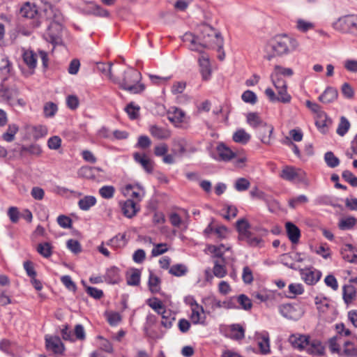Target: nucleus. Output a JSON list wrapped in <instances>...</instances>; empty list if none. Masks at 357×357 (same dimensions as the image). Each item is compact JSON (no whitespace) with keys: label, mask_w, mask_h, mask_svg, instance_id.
Returning a JSON list of instances; mask_svg holds the SVG:
<instances>
[{"label":"nucleus","mask_w":357,"mask_h":357,"mask_svg":"<svg viewBox=\"0 0 357 357\" xmlns=\"http://www.w3.org/2000/svg\"><path fill=\"white\" fill-rule=\"evenodd\" d=\"M298 45L299 43L295 38L287 35L277 36L266 45L264 57L271 61L276 56L287 54L296 50Z\"/></svg>","instance_id":"obj_1"},{"label":"nucleus","mask_w":357,"mask_h":357,"mask_svg":"<svg viewBox=\"0 0 357 357\" xmlns=\"http://www.w3.org/2000/svg\"><path fill=\"white\" fill-rule=\"evenodd\" d=\"M208 250L213 257V275L218 278H224L227 273L226 266L229 264V259L231 255L229 247L223 244L208 245Z\"/></svg>","instance_id":"obj_2"},{"label":"nucleus","mask_w":357,"mask_h":357,"mask_svg":"<svg viewBox=\"0 0 357 357\" xmlns=\"http://www.w3.org/2000/svg\"><path fill=\"white\" fill-rule=\"evenodd\" d=\"M247 123L257 130L259 138L264 144L271 142L273 127L267 124L259 112L247 113Z\"/></svg>","instance_id":"obj_3"},{"label":"nucleus","mask_w":357,"mask_h":357,"mask_svg":"<svg viewBox=\"0 0 357 357\" xmlns=\"http://www.w3.org/2000/svg\"><path fill=\"white\" fill-rule=\"evenodd\" d=\"M200 50L203 48H217L218 52L222 49L223 39L219 32L207 24L200 26Z\"/></svg>","instance_id":"obj_4"},{"label":"nucleus","mask_w":357,"mask_h":357,"mask_svg":"<svg viewBox=\"0 0 357 357\" xmlns=\"http://www.w3.org/2000/svg\"><path fill=\"white\" fill-rule=\"evenodd\" d=\"M53 14L52 22L49 25L44 36L45 39L52 44H59L61 41V23L63 21V17L61 13L57 9H50Z\"/></svg>","instance_id":"obj_5"},{"label":"nucleus","mask_w":357,"mask_h":357,"mask_svg":"<svg viewBox=\"0 0 357 357\" xmlns=\"http://www.w3.org/2000/svg\"><path fill=\"white\" fill-rule=\"evenodd\" d=\"M141 73L135 69L129 68L125 71L123 79L119 83L120 88L130 93H139L144 91V86L139 84Z\"/></svg>","instance_id":"obj_6"},{"label":"nucleus","mask_w":357,"mask_h":357,"mask_svg":"<svg viewBox=\"0 0 357 357\" xmlns=\"http://www.w3.org/2000/svg\"><path fill=\"white\" fill-rule=\"evenodd\" d=\"M334 29L357 36V15H345L333 22Z\"/></svg>","instance_id":"obj_7"},{"label":"nucleus","mask_w":357,"mask_h":357,"mask_svg":"<svg viewBox=\"0 0 357 357\" xmlns=\"http://www.w3.org/2000/svg\"><path fill=\"white\" fill-rule=\"evenodd\" d=\"M280 176L288 181L302 183L305 185H310V181L305 172L300 168L286 166L281 172Z\"/></svg>","instance_id":"obj_8"},{"label":"nucleus","mask_w":357,"mask_h":357,"mask_svg":"<svg viewBox=\"0 0 357 357\" xmlns=\"http://www.w3.org/2000/svg\"><path fill=\"white\" fill-rule=\"evenodd\" d=\"M191 305L192 313L190 320L193 324L206 325V317L204 314V310L202 305H199L195 300L192 299L190 303Z\"/></svg>","instance_id":"obj_9"},{"label":"nucleus","mask_w":357,"mask_h":357,"mask_svg":"<svg viewBox=\"0 0 357 357\" xmlns=\"http://www.w3.org/2000/svg\"><path fill=\"white\" fill-rule=\"evenodd\" d=\"M250 226L247 222V244L253 247H262L264 241L262 238L265 236L268 231L263 229H257L256 233L249 230Z\"/></svg>","instance_id":"obj_10"},{"label":"nucleus","mask_w":357,"mask_h":357,"mask_svg":"<svg viewBox=\"0 0 357 357\" xmlns=\"http://www.w3.org/2000/svg\"><path fill=\"white\" fill-rule=\"evenodd\" d=\"M216 152L218 155V160L222 161H229L239 155L238 151L231 150L225 144L221 142L216 146Z\"/></svg>","instance_id":"obj_11"},{"label":"nucleus","mask_w":357,"mask_h":357,"mask_svg":"<svg viewBox=\"0 0 357 357\" xmlns=\"http://www.w3.org/2000/svg\"><path fill=\"white\" fill-rule=\"evenodd\" d=\"M276 90L278 96L275 95L274 91L271 88H268L265 90V93L271 101H278L282 103H289L291 101V97L287 93V88Z\"/></svg>","instance_id":"obj_12"},{"label":"nucleus","mask_w":357,"mask_h":357,"mask_svg":"<svg viewBox=\"0 0 357 357\" xmlns=\"http://www.w3.org/2000/svg\"><path fill=\"white\" fill-rule=\"evenodd\" d=\"M300 274L302 280L309 285L316 284L321 276V272L313 268H301Z\"/></svg>","instance_id":"obj_13"},{"label":"nucleus","mask_w":357,"mask_h":357,"mask_svg":"<svg viewBox=\"0 0 357 357\" xmlns=\"http://www.w3.org/2000/svg\"><path fill=\"white\" fill-rule=\"evenodd\" d=\"M19 91L15 87L6 88L3 84L0 85V97L9 105H15L16 98L18 97Z\"/></svg>","instance_id":"obj_14"},{"label":"nucleus","mask_w":357,"mask_h":357,"mask_svg":"<svg viewBox=\"0 0 357 357\" xmlns=\"http://www.w3.org/2000/svg\"><path fill=\"white\" fill-rule=\"evenodd\" d=\"M280 313L285 318L297 320L301 316V312L296 306L284 304L279 307Z\"/></svg>","instance_id":"obj_15"},{"label":"nucleus","mask_w":357,"mask_h":357,"mask_svg":"<svg viewBox=\"0 0 357 357\" xmlns=\"http://www.w3.org/2000/svg\"><path fill=\"white\" fill-rule=\"evenodd\" d=\"M199 71L204 80H208L211 75V66L208 56L202 54L198 59Z\"/></svg>","instance_id":"obj_16"},{"label":"nucleus","mask_w":357,"mask_h":357,"mask_svg":"<svg viewBox=\"0 0 357 357\" xmlns=\"http://www.w3.org/2000/svg\"><path fill=\"white\" fill-rule=\"evenodd\" d=\"M133 157L135 162L139 163L146 172L148 174L153 172L154 162L146 154L135 153Z\"/></svg>","instance_id":"obj_17"},{"label":"nucleus","mask_w":357,"mask_h":357,"mask_svg":"<svg viewBox=\"0 0 357 357\" xmlns=\"http://www.w3.org/2000/svg\"><path fill=\"white\" fill-rule=\"evenodd\" d=\"M305 351L310 355L321 356L324 354L325 348L320 340L310 338Z\"/></svg>","instance_id":"obj_18"},{"label":"nucleus","mask_w":357,"mask_h":357,"mask_svg":"<svg viewBox=\"0 0 357 357\" xmlns=\"http://www.w3.org/2000/svg\"><path fill=\"white\" fill-rule=\"evenodd\" d=\"M181 39L190 50L201 52L199 46L200 35L196 36L192 33L188 32L181 37Z\"/></svg>","instance_id":"obj_19"},{"label":"nucleus","mask_w":357,"mask_h":357,"mask_svg":"<svg viewBox=\"0 0 357 357\" xmlns=\"http://www.w3.org/2000/svg\"><path fill=\"white\" fill-rule=\"evenodd\" d=\"M46 347L48 350L52 351L54 354H61L64 348L61 339L56 336L45 337Z\"/></svg>","instance_id":"obj_20"},{"label":"nucleus","mask_w":357,"mask_h":357,"mask_svg":"<svg viewBox=\"0 0 357 357\" xmlns=\"http://www.w3.org/2000/svg\"><path fill=\"white\" fill-rule=\"evenodd\" d=\"M255 336L261 353L263 354H268L270 352V340L268 333L266 331L257 333Z\"/></svg>","instance_id":"obj_21"},{"label":"nucleus","mask_w":357,"mask_h":357,"mask_svg":"<svg viewBox=\"0 0 357 357\" xmlns=\"http://www.w3.org/2000/svg\"><path fill=\"white\" fill-rule=\"evenodd\" d=\"M310 338L309 336L304 335H292L289 337V341L295 349L305 351Z\"/></svg>","instance_id":"obj_22"},{"label":"nucleus","mask_w":357,"mask_h":357,"mask_svg":"<svg viewBox=\"0 0 357 357\" xmlns=\"http://www.w3.org/2000/svg\"><path fill=\"white\" fill-rule=\"evenodd\" d=\"M226 309L245 310V295L230 297L225 301Z\"/></svg>","instance_id":"obj_23"},{"label":"nucleus","mask_w":357,"mask_h":357,"mask_svg":"<svg viewBox=\"0 0 357 357\" xmlns=\"http://www.w3.org/2000/svg\"><path fill=\"white\" fill-rule=\"evenodd\" d=\"M185 117V113L183 110L176 107H172L167 112L168 119L176 126H178Z\"/></svg>","instance_id":"obj_24"},{"label":"nucleus","mask_w":357,"mask_h":357,"mask_svg":"<svg viewBox=\"0 0 357 357\" xmlns=\"http://www.w3.org/2000/svg\"><path fill=\"white\" fill-rule=\"evenodd\" d=\"M338 97L337 90L332 86H328L319 97V100L324 104L334 102Z\"/></svg>","instance_id":"obj_25"},{"label":"nucleus","mask_w":357,"mask_h":357,"mask_svg":"<svg viewBox=\"0 0 357 357\" xmlns=\"http://www.w3.org/2000/svg\"><path fill=\"white\" fill-rule=\"evenodd\" d=\"M121 209L125 216L132 218L139 211V208L132 199H128L123 203Z\"/></svg>","instance_id":"obj_26"},{"label":"nucleus","mask_w":357,"mask_h":357,"mask_svg":"<svg viewBox=\"0 0 357 357\" xmlns=\"http://www.w3.org/2000/svg\"><path fill=\"white\" fill-rule=\"evenodd\" d=\"M226 335L231 339L239 340L244 336V328L239 324H232L226 329Z\"/></svg>","instance_id":"obj_27"},{"label":"nucleus","mask_w":357,"mask_h":357,"mask_svg":"<svg viewBox=\"0 0 357 357\" xmlns=\"http://www.w3.org/2000/svg\"><path fill=\"white\" fill-rule=\"evenodd\" d=\"M341 254L343 259L349 262L354 263L357 261V250L351 244L344 245Z\"/></svg>","instance_id":"obj_28"},{"label":"nucleus","mask_w":357,"mask_h":357,"mask_svg":"<svg viewBox=\"0 0 357 357\" xmlns=\"http://www.w3.org/2000/svg\"><path fill=\"white\" fill-rule=\"evenodd\" d=\"M340 356L344 357H357V344L349 341H344Z\"/></svg>","instance_id":"obj_29"},{"label":"nucleus","mask_w":357,"mask_h":357,"mask_svg":"<svg viewBox=\"0 0 357 357\" xmlns=\"http://www.w3.org/2000/svg\"><path fill=\"white\" fill-rule=\"evenodd\" d=\"M285 227L289 240L293 243H296L299 241L301 236L300 229L297 226L290 222H287Z\"/></svg>","instance_id":"obj_30"},{"label":"nucleus","mask_w":357,"mask_h":357,"mask_svg":"<svg viewBox=\"0 0 357 357\" xmlns=\"http://www.w3.org/2000/svg\"><path fill=\"white\" fill-rule=\"evenodd\" d=\"M22 17L29 19H35L38 16V10L34 4L26 2L20 9Z\"/></svg>","instance_id":"obj_31"},{"label":"nucleus","mask_w":357,"mask_h":357,"mask_svg":"<svg viewBox=\"0 0 357 357\" xmlns=\"http://www.w3.org/2000/svg\"><path fill=\"white\" fill-rule=\"evenodd\" d=\"M105 281L109 284L118 283L120 280L119 270L116 267H111L107 270L104 275Z\"/></svg>","instance_id":"obj_32"},{"label":"nucleus","mask_w":357,"mask_h":357,"mask_svg":"<svg viewBox=\"0 0 357 357\" xmlns=\"http://www.w3.org/2000/svg\"><path fill=\"white\" fill-rule=\"evenodd\" d=\"M343 342L344 341L342 337L340 335H335L331 337L328 341V347L330 351L333 354L336 353L340 356V353L342 349L340 347V344H343Z\"/></svg>","instance_id":"obj_33"},{"label":"nucleus","mask_w":357,"mask_h":357,"mask_svg":"<svg viewBox=\"0 0 357 357\" xmlns=\"http://www.w3.org/2000/svg\"><path fill=\"white\" fill-rule=\"evenodd\" d=\"M96 198L94 196L87 195L80 199L78 206L82 211H88L96 204Z\"/></svg>","instance_id":"obj_34"},{"label":"nucleus","mask_w":357,"mask_h":357,"mask_svg":"<svg viewBox=\"0 0 357 357\" xmlns=\"http://www.w3.org/2000/svg\"><path fill=\"white\" fill-rule=\"evenodd\" d=\"M150 132L158 139H167L170 137V132L168 130L157 126H151Z\"/></svg>","instance_id":"obj_35"},{"label":"nucleus","mask_w":357,"mask_h":357,"mask_svg":"<svg viewBox=\"0 0 357 357\" xmlns=\"http://www.w3.org/2000/svg\"><path fill=\"white\" fill-rule=\"evenodd\" d=\"M250 196L254 200H263L267 204L272 200L271 197L266 195L264 192L256 187L250 191Z\"/></svg>","instance_id":"obj_36"},{"label":"nucleus","mask_w":357,"mask_h":357,"mask_svg":"<svg viewBox=\"0 0 357 357\" xmlns=\"http://www.w3.org/2000/svg\"><path fill=\"white\" fill-rule=\"evenodd\" d=\"M126 244V234H119L107 242V245L119 248Z\"/></svg>","instance_id":"obj_37"},{"label":"nucleus","mask_w":357,"mask_h":357,"mask_svg":"<svg viewBox=\"0 0 357 357\" xmlns=\"http://www.w3.org/2000/svg\"><path fill=\"white\" fill-rule=\"evenodd\" d=\"M356 295L355 287L351 285H344L343 287V298L346 303H350L355 298Z\"/></svg>","instance_id":"obj_38"},{"label":"nucleus","mask_w":357,"mask_h":357,"mask_svg":"<svg viewBox=\"0 0 357 357\" xmlns=\"http://www.w3.org/2000/svg\"><path fill=\"white\" fill-rule=\"evenodd\" d=\"M40 25V21H39L38 19L34 20L30 24V26H31V29L26 28L24 26L18 25L17 26V32L19 34H22L24 36H29L33 31V29L39 27Z\"/></svg>","instance_id":"obj_39"},{"label":"nucleus","mask_w":357,"mask_h":357,"mask_svg":"<svg viewBox=\"0 0 357 357\" xmlns=\"http://www.w3.org/2000/svg\"><path fill=\"white\" fill-rule=\"evenodd\" d=\"M149 287L152 293H158L160 289V280L152 272L149 274Z\"/></svg>","instance_id":"obj_40"},{"label":"nucleus","mask_w":357,"mask_h":357,"mask_svg":"<svg viewBox=\"0 0 357 357\" xmlns=\"http://www.w3.org/2000/svg\"><path fill=\"white\" fill-rule=\"evenodd\" d=\"M296 29L302 33H306L314 28V24L303 19H298L296 22Z\"/></svg>","instance_id":"obj_41"},{"label":"nucleus","mask_w":357,"mask_h":357,"mask_svg":"<svg viewBox=\"0 0 357 357\" xmlns=\"http://www.w3.org/2000/svg\"><path fill=\"white\" fill-rule=\"evenodd\" d=\"M18 130L19 127L16 124H10L6 132L2 135L3 139L8 142H13Z\"/></svg>","instance_id":"obj_42"},{"label":"nucleus","mask_w":357,"mask_h":357,"mask_svg":"<svg viewBox=\"0 0 357 357\" xmlns=\"http://www.w3.org/2000/svg\"><path fill=\"white\" fill-rule=\"evenodd\" d=\"M357 222V219L354 217L349 216L342 218L338 224V227L342 230H347L351 229Z\"/></svg>","instance_id":"obj_43"},{"label":"nucleus","mask_w":357,"mask_h":357,"mask_svg":"<svg viewBox=\"0 0 357 357\" xmlns=\"http://www.w3.org/2000/svg\"><path fill=\"white\" fill-rule=\"evenodd\" d=\"M324 161L330 168H335L340 165V160L332 151H327L324 154Z\"/></svg>","instance_id":"obj_44"},{"label":"nucleus","mask_w":357,"mask_h":357,"mask_svg":"<svg viewBox=\"0 0 357 357\" xmlns=\"http://www.w3.org/2000/svg\"><path fill=\"white\" fill-rule=\"evenodd\" d=\"M148 304L158 314L168 313V310L165 309L162 303L157 298H153V299H149Z\"/></svg>","instance_id":"obj_45"},{"label":"nucleus","mask_w":357,"mask_h":357,"mask_svg":"<svg viewBox=\"0 0 357 357\" xmlns=\"http://www.w3.org/2000/svg\"><path fill=\"white\" fill-rule=\"evenodd\" d=\"M52 247L48 242L39 243L37 246V252L45 258L50 257L52 254Z\"/></svg>","instance_id":"obj_46"},{"label":"nucleus","mask_w":357,"mask_h":357,"mask_svg":"<svg viewBox=\"0 0 357 357\" xmlns=\"http://www.w3.org/2000/svg\"><path fill=\"white\" fill-rule=\"evenodd\" d=\"M23 59L29 68H36L37 56L32 51H26L23 54Z\"/></svg>","instance_id":"obj_47"},{"label":"nucleus","mask_w":357,"mask_h":357,"mask_svg":"<svg viewBox=\"0 0 357 357\" xmlns=\"http://www.w3.org/2000/svg\"><path fill=\"white\" fill-rule=\"evenodd\" d=\"M172 152L174 155H183L185 152V141L182 139L174 140Z\"/></svg>","instance_id":"obj_48"},{"label":"nucleus","mask_w":357,"mask_h":357,"mask_svg":"<svg viewBox=\"0 0 357 357\" xmlns=\"http://www.w3.org/2000/svg\"><path fill=\"white\" fill-rule=\"evenodd\" d=\"M140 282V271L138 269H134L127 276V284L131 286H137Z\"/></svg>","instance_id":"obj_49"},{"label":"nucleus","mask_w":357,"mask_h":357,"mask_svg":"<svg viewBox=\"0 0 357 357\" xmlns=\"http://www.w3.org/2000/svg\"><path fill=\"white\" fill-rule=\"evenodd\" d=\"M188 271L187 267L183 264H176L172 266L169 269V273H171L173 275L181 277L184 275Z\"/></svg>","instance_id":"obj_50"},{"label":"nucleus","mask_w":357,"mask_h":357,"mask_svg":"<svg viewBox=\"0 0 357 357\" xmlns=\"http://www.w3.org/2000/svg\"><path fill=\"white\" fill-rule=\"evenodd\" d=\"M307 202H308L307 197L304 195H301L290 199L289 200V206L292 208H296L299 205L304 204Z\"/></svg>","instance_id":"obj_51"},{"label":"nucleus","mask_w":357,"mask_h":357,"mask_svg":"<svg viewBox=\"0 0 357 357\" xmlns=\"http://www.w3.org/2000/svg\"><path fill=\"white\" fill-rule=\"evenodd\" d=\"M350 128L349 121L344 116L340 119V122L337 128V133L340 136H344Z\"/></svg>","instance_id":"obj_52"},{"label":"nucleus","mask_w":357,"mask_h":357,"mask_svg":"<svg viewBox=\"0 0 357 357\" xmlns=\"http://www.w3.org/2000/svg\"><path fill=\"white\" fill-rule=\"evenodd\" d=\"M206 300L213 310L219 308L226 309L225 301H221L214 296L208 297Z\"/></svg>","instance_id":"obj_53"},{"label":"nucleus","mask_w":357,"mask_h":357,"mask_svg":"<svg viewBox=\"0 0 357 357\" xmlns=\"http://www.w3.org/2000/svg\"><path fill=\"white\" fill-rule=\"evenodd\" d=\"M236 229L238 232V240L244 241L245 240V218H243L236 222Z\"/></svg>","instance_id":"obj_54"},{"label":"nucleus","mask_w":357,"mask_h":357,"mask_svg":"<svg viewBox=\"0 0 357 357\" xmlns=\"http://www.w3.org/2000/svg\"><path fill=\"white\" fill-rule=\"evenodd\" d=\"M115 189L112 185H105L100 188L99 193L102 198L111 199L114 197Z\"/></svg>","instance_id":"obj_55"},{"label":"nucleus","mask_w":357,"mask_h":357,"mask_svg":"<svg viewBox=\"0 0 357 357\" xmlns=\"http://www.w3.org/2000/svg\"><path fill=\"white\" fill-rule=\"evenodd\" d=\"M112 63H97L98 70L106 75L109 79H112Z\"/></svg>","instance_id":"obj_56"},{"label":"nucleus","mask_w":357,"mask_h":357,"mask_svg":"<svg viewBox=\"0 0 357 357\" xmlns=\"http://www.w3.org/2000/svg\"><path fill=\"white\" fill-rule=\"evenodd\" d=\"M289 292L290 298H292L296 295L302 294L304 291L303 287L301 284L292 283L289 285Z\"/></svg>","instance_id":"obj_57"},{"label":"nucleus","mask_w":357,"mask_h":357,"mask_svg":"<svg viewBox=\"0 0 357 357\" xmlns=\"http://www.w3.org/2000/svg\"><path fill=\"white\" fill-rule=\"evenodd\" d=\"M44 114L46 117H52L57 112V106L56 104L49 102L44 105Z\"/></svg>","instance_id":"obj_58"},{"label":"nucleus","mask_w":357,"mask_h":357,"mask_svg":"<svg viewBox=\"0 0 357 357\" xmlns=\"http://www.w3.org/2000/svg\"><path fill=\"white\" fill-rule=\"evenodd\" d=\"M126 112L131 119H135L139 115V107L132 102L129 103L125 108Z\"/></svg>","instance_id":"obj_59"},{"label":"nucleus","mask_w":357,"mask_h":357,"mask_svg":"<svg viewBox=\"0 0 357 357\" xmlns=\"http://www.w3.org/2000/svg\"><path fill=\"white\" fill-rule=\"evenodd\" d=\"M272 74H277V76L282 77L287 76L290 77L293 75V70L289 68H284L280 66H275L274 71Z\"/></svg>","instance_id":"obj_60"},{"label":"nucleus","mask_w":357,"mask_h":357,"mask_svg":"<svg viewBox=\"0 0 357 357\" xmlns=\"http://www.w3.org/2000/svg\"><path fill=\"white\" fill-rule=\"evenodd\" d=\"M162 316L161 324L165 328H170L172 325V321L174 320V316L171 312L168 310V313H160Z\"/></svg>","instance_id":"obj_61"},{"label":"nucleus","mask_w":357,"mask_h":357,"mask_svg":"<svg viewBox=\"0 0 357 357\" xmlns=\"http://www.w3.org/2000/svg\"><path fill=\"white\" fill-rule=\"evenodd\" d=\"M271 79L276 89L287 88V82L282 77L277 76V74H272Z\"/></svg>","instance_id":"obj_62"},{"label":"nucleus","mask_w":357,"mask_h":357,"mask_svg":"<svg viewBox=\"0 0 357 357\" xmlns=\"http://www.w3.org/2000/svg\"><path fill=\"white\" fill-rule=\"evenodd\" d=\"M67 248L74 254H78L82 251L80 243L74 239H69L67 243Z\"/></svg>","instance_id":"obj_63"},{"label":"nucleus","mask_w":357,"mask_h":357,"mask_svg":"<svg viewBox=\"0 0 357 357\" xmlns=\"http://www.w3.org/2000/svg\"><path fill=\"white\" fill-rule=\"evenodd\" d=\"M342 178L354 187H357V177L355 176L350 171L344 170L342 172Z\"/></svg>","instance_id":"obj_64"}]
</instances>
